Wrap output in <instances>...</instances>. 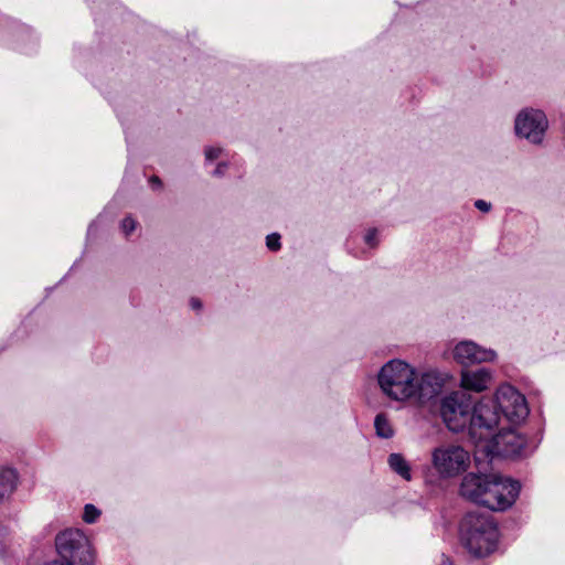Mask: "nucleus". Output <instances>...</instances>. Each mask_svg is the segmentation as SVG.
<instances>
[{
    "label": "nucleus",
    "mask_w": 565,
    "mask_h": 565,
    "mask_svg": "<svg viewBox=\"0 0 565 565\" xmlns=\"http://www.w3.org/2000/svg\"><path fill=\"white\" fill-rule=\"evenodd\" d=\"M493 371L488 367L461 369L459 373L460 391L469 393H483L493 382Z\"/></svg>",
    "instance_id": "obj_11"
},
{
    "label": "nucleus",
    "mask_w": 565,
    "mask_h": 565,
    "mask_svg": "<svg viewBox=\"0 0 565 565\" xmlns=\"http://www.w3.org/2000/svg\"><path fill=\"white\" fill-rule=\"evenodd\" d=\"M449 376L437 369H429L422 373L416 371L414 402L426 403L439 395Z\"/></svg>",
    "instance_id": "obj_10"
},
{
    "label": "nucleus",
    "mask_w": 565,
    "mask_h": 565,
    "mask_svg": "<svg viewBox=\"0 0 565 565\" xmlns=\"http://www.w3.org/2000/svg\"><path fill=\"white\" fill-rule=\"evenodd\" d=\"M99 516L100 510L97 509L94 504L88 503L84 507L83 521L85 523L93 524L98 520Z\"/></svg>",
    "instance_id": "obj_16"
},
{
    "label": "nucleus",
    "mask_w": 565,
    "mask_h": 565,
    "mask_svg": "<svg viewBox=\"0 0 565 565\" xmlns=\"http://www.w3.org/2000/svg\"><path fill=\"white\" fill-rule=\"evenodd\" d=\"M18 484V472L12 468L0 469V502L10 498Z\"/></svg>",
    "instance_id": "obj_12"
},
{
    "label": "nucleus",
    "mask_w": 565,
    "mask_h": 565,
    "mask_svg": "<svg viewBox=\"0 0 565 565\" xmlns=\"http://www.w3.org/2000/svg\"><path fill=\"white\" fill-rule=\"evenodd\" d=\"M520 490L519 481L495 472H469L460 483L462 498L492 511H504L512 507Z\"/></svg>",
    "instance_id": "obj_3"
},
{
    "label": "nucleus",
    "mask_w": 565,
    "mask_h": 565,
    "mask_svg": "<svg viewBox=\"0 0 565 565\" xmlns=\"http://www.w3.org/2000/svg\"><path fill=\"white\" fill-rule=\"evenodd\" d=\"M43 565H71L68 563H63V562H60L57 559H50L47 562H45Z\"/></svg>",
    "instance_id": "obj_24"
},
{
    "label": "nucleus",
    "mask_w": 565,
    "mask_h": 565,
    "mask_svg": "<svg viewBox=\"0 0 565 565\" xmlns=\"http://www.w3.org/2000/svg\"><path fill=\"white\" fill-rule=\"evenodd\" d=\"M374 427L376 435L381 438H391L394 435V429L388 417L385 414L376 415L374 419Z\"/></svg>",
    "instance_id": "obj_14"
},
{
    "label": "nucleus",
    "mask_w": 565,
    "mask_h": 565,
    "mask_svg": "<svg viewBox=\"0 0 565 565\" xmlns=\"http://www.w3.org/2000/svg\"><path fill=\"white\" fill-rule=\"evenodd\" d=\"M121 231L126 236L130 235L137 227V222L131 216H127L121 221Z\"/></svg>",
    "instance_id": "obj_18"
},
{
    "label": "nucleus",
    "mask_w": 565,
    "mask_h": 565,
    "mask_svg": "<svg viewBox=\"0 0 565 565\" xmlns=\"http://www.w3.org/2000/svg\"><path fill=\"white\" fill-rule=\"evenodd\" d=\"M416 367L404 360L393 359L382 365L377 384L382 394L398 403L412 402L415 392Z\"/></svg>",
    "instance_id": "obj_5"
},
{
    "label": "nucleus",
    "mask_w": 565,
    "mask_h": 565,
    "mask_svg": "<svg viewBox=\"0 0 565 565\" xmlns=\"http://www.w3.org/2000/svg\"><path fill=\"white\" fill-rule=\"evenodd\" d=\"M266 246L268 247V249L274 252L280 249V235L277 233L269 234L266 237Z\"/></svg>",
    "instance_id": "obj_19"
},
{
    "label": "nucleus",
    "mask_w": 565,
    "mask_h": 565,
    "mask_svg": "<svg viewBox=\"0 0 565 565\" xmlns=\"http://www.w3.org/2000/svg\"><path fill=\"white\" fill-rule=\"evenodd\" d=\"M459 539L471 555L486 557L497 550L498 525L489 514L469 512L460 521Z\"/></svg>",
    "instance_id": "obj_4"
},
{
    "label": "nucleus",
    "mask_w": 565,
    "mask_h": 565,
    "mask_svg": "<svg viewBox=\"0 0 565 565\" xmlns=\"http://www.w3.org/2000/svg\"><path fill=\"white\" fill-rule=\"evenodd\" d=\"M451 359L461 369H470L475 365L494 363L498 360V352L491 348L463 339L456 342L450 349Z\"/></svg>",
    "instance_id": "obj_9"
},
{
    "label": "nucleus",
    "mask_w": 565,
    "mask_h": 565,
    "mask_svg": "<svg viewBox=\"0 0 565 565\" xmlns=\"http://www.w3.org/2000/svg\"><path fill=\"white\" fill-rule=\"evenodd\" d=\"M439 414L448 430H467L473 444L477 439L488 437L499 418L495 394L493 399L476 401L471 394L462 391H452L445 395L440 399Z\"/></svg>",
    "instance_id": "obj_2"
},
{
    "label": "nucleus",
    "mask_w": 565,
    "mask_h": 565,
    "mask_svg": "<svg viewBox=\"0 0 565 565\" xmlns=\"http://www.w3.org/2000/svg\"><path fill=\"white\" fill-rule=\"evenodd\" d=\"M225 153V149L221 146H205L203 150L205 164L212 163L221 159Z\"/></svg>",
    "instance_id": "obj_15"
},
{
    "label": "nucleus",
    "mask_w": 565,
    "mask_h": 565,
    "mask_svg": "<svg viewBox=\"0 0 565 565\" xmlns=\"http://www.w3.org/2000/svg\"><path fill=\"white\" fill-rule=\"evenodd\" d=\"M55 559L71 565H92L94 551L88 536L79 529H66L55 536Z\"/></svg>",
    "instance_id": "obj_6"
},
{
    "label": "nucleus",
    "mask_w": 565,
    "mask_h": 565,
    "mask_svg": "<svg viewBox=\"0 0 565 565\" xmlns=\"http://www.w3.org/2000/svg\"><path fill=\"white\" fill-rule=\"evenodd\" d=\"M190 306L193 310H200L202 308V303L198 298H192L190 300Z\"/></svg>",
    "instance_id": "obj_22"
},
{
    "label": "nucleus",
    "mask_w": 565,
    "mask_h": 565,
    "mask_svg": "<svg viewBox=\"0 0 565 565\" xmlns=\"http://www.w3.org/2000/svg\"><path fill=\"white\" fill-rule=\"evenodd\" d=\"M475 206H476V209H478L479 211H481L483 213H488L492 209V204L490 202H487L481 199L475 201Z\"/></svg>",
    "instance_id": "obj_21"
},
{
    "label": "nucleus",
    "mask_w": 565,
    "mask_h": 565,
    "mask_svg": "<svg viewBox=\"0 0 565 565\" xmlns=\"http://www.w3.org/2000/svg\"><path fill=\"white\" fill-rule=\"evenodd\" d=\"M228 167L230 163L227 161H220L211 174L215 178H222L225 175L226 171L228 170Z\"/></svg>",
    "instance_id": "obj_20"
},
{
    "label": "nucleus",
    "mask_w": 565,
    "mask_h": 565,
    "mask_svg": "<svg viewBox=\"0 0 565 565\" xmlns=\"http://www.w3.org/2000/svg\"><path fill=\"white\" fill-rule=\"evenodd\" d=\"M150 183H151V186H152L153 189H159V188H161V185H162V184H161V181H160V179H159L158 177H152V178L150 179Z\"/></svg>",
    "instance_id": "obj_23"
},
{
    "label": "nucleus",
    "mask_w": 565,
    "mask_h": 565,
    "mask_svg": "<svg viewBox=\"0 0 565 565\" xmlns=\"http://www.w3.org/2000/svg\"><path fill=\"white\" fill-rule=\"evenodd\" d=\"M363 241L370 248H376L380 245V231L375 227L367 228Z\"/></svg>",
    "instance_id": "obj_17"
},
{
    "label": "nucleus",
    "mask_w": 565,
    "mask_h": 565,
    "mask_svg": "<svg viewBox=\"0 0 565 565\" xmlns=\"http://www.w3.org/2000/svg\"><path fill=\"white\" fill-rule=\"evenodd\" d=\"M387 462L390 468L403 479L407 481L412 479L409 463L401 454H391Z\"/></svg>",
    "instance_id": "obj_13"
},
{
    "label": "nucleus",
    "mask_w": 565,
    "mask_h": 565,
    "mask_svg": "<svg viewBox=\"0 0 565 565\" xmlns=\"http://www.w3.org/2000/svg\"><path fill=\"white\" fill-rule=\"evenodd\" d=\"M430 461L440 478L451 479L467 471L471 457L461 445L444 444L433 449Z\"/></svg>",
    "instance_id": "obj_7"
},
{
    "label": "nucleus",
    "mask_w": 565,
    "mask_h": 565,
    "mask_svg": "<svg viewBox=\"0 0 565 565\" xmlns=\"http://www.w3.org/2000/svg\"><path fill=\"white\" fill-rule=\"evenodd\" d=\"M550 122L544 110L523 107L514 118V134L533 146H541L545 139Z\"/></svg>",
    "instance_id": "obj_8"
},
{
    "label": "nucleus",
    "mask_w": 565,
    "mask_h": 565,
    "mask_svg": "<svg viewBox=\"0 0 565 565\" xmlns=\"http://www.w3.org/2000/svg\"><path fill=\"white\" fill-rule=\"evenodd\" d=\"M499 418L491 434L475 443L476 454L486 457H519L523 454L525 438L511 426L519 425L529 415L524 395L510 384H502L495 391Z\"/></svg>",
    "instance_id": "obj_1"
}]
</instances>
